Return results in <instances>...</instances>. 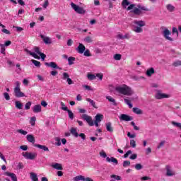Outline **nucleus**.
<instances>
[{"mask_svg":"<svg viewBox=\"0 0 181 181\" xmlns=\"http://www.w3.org/2000/svg\"><path fill=\"white\" fill-rule=\"evenodd\" d=\"M87 77L88 80H90V81L95 80V78H97V76L95 75L91 74H88L87 75Z\"/></svg>","mask_w":181,"mask_h":181,"instance_id":"38","label":"nucleus"},{"mask_svg":"<svg viewBox=\"0 0 181 181\" xmlns=\"http://www.w3.org/2000/svg\"><path fill=\"white\" fill-rule=\"evenodd\" d=\"M146 74L148 77H152V75L155 74V69H153V67L148 69L146 71Z\"/></svg>","mask_w":181,"mask_h":181,"instance_id":"22","label":"nucleus"},{"mask_svg":"<svg viewBox=\"0 0 181 181\" xmlns=\"http://www.w3.org/2000/svg\"><path fill=\"white\" fill-rule=\"evenodd\" d=\"M76 51L80 54H83V53H84V52H86V46H84V45L80 43L79 45L78 46V47L76 48Z\"/></svg>","mask_w":181,"mask_h":181,"instance_id":"16","label":"nucleus"},{"mask_svg":"<svg viewBox=\"0 0 181 181\" xmlns=\"http://www.w3.org/2000/svg\"><path fill=\"white\" fill-rule=\"evenodd\" d=\"M3 95H4L6 101H9V100H11V96H9V93L5 92L3 93Z\"/></svg>","mask_w":181,"mask_h":181,"instance_id":"41","label":"nucleus"},{"mask_svg":"<svg viewBox=\"0 0 181 181\" xmlns=\"http://www.w3.org/2000/svg\"><path fill=\"white\" fill-rule=\"evenodd\" d=\"M122 6H123L124 8H127V6H128L127 8V11H131L132 13H134V15H137L138 16L144 13L142 11H144L145 12H149V8H148L146 6L138 4L137 7H135L136 5L131 4L128 0H123L122 1Z\"/></svg>","mask_w":181,"mask_h":181,"instance_id":"1","label":"nucleus"},{"mask_svg":"<svg viewBox=\"0 0 181 181\" xmlns=\"http://www.w3.org/2000/svg\"><path fill=\"white\" fill-rule=\"evenodd\" d=\"M86 101H88V103H90V104L92 105V107H93V108H98V107L95 105V102H94L92 99H90V98H86Z\"/></svg>","mask_w":181,"mask_h":181,"instance_id":"35","label":"nucleus"},{"mask_svg":"<svg viewBox=\"0 0 181 181\" xmlns=\"http://www.w3.org/2000/svg\"><path fill=\"white\" fill-rule=\"evenodd\" d=\"M55 141H56L55 145H57V146H60V145H62V142H60V138L56 137Z\"/></svg>","mask_w":181,"mask_h":181,"instance_id":"53","label":"nucleus"},{"mask_svg":"<svg viewBox=\"0 0 181 181\" xmlns=\"http://www.w3.org/2000/svg\"><path fill=\"white\" fill-rule=\"evenodd\" d=\"M110 177L112 179H115L116 180H121V176H119L117 175H110Z\"/></svg>","mask_w":181,"mask_h":181,"instance_id":"49","label":"nucleus"},{"mask_svg":"<svg viewBox=\"0 0 181 181\" xmlns=\"http://www.w3.org/2000/svg\"><path fill=\"white\" fill-rule=\"evenodd\" d=\"M176 33L177 37L179 36V31L177 30V28L176 27L173 28V35H175Z\"/></svg>","mask_w":181,"mask_h":181,"instance_id":"54","label":"nucleus"},{"mask_svg":"<svg viewBox=\"0 0 181 181\" xmlns=\"http://www.w3.org/2000/svg\"><path fill=\"white\" fill-rule=\"evenodd\" d=\"M78 136H80V138H81L83 141H86V134H84L83 133H81L80 134H78Z\"/></svg>","mask_w":181,"mask_h":181,"instance_id":"63","label":"nucleus"},{"mask_svg":"<svg viewBox=\"0 0 181 181\" xmlns=\"http://www.w3.org/2000/svg\"><path fill=\"white\" fill-rule=\"evenodd\" d=\"M173 66L174 67H178V66H181V61L180 60H177L173 63Z\"/></svg>","mask_w":181,"mask_h":181,"instance_id":"43","label":"nucleus"},{"mask_svg":"<svg viewBox=\"0 0 181 181\" xmlns=\"http://www.w3.org/2000/svg\"><path fill=\"white\" fill-rule=\"evenodd\" d=\"M39 56H40V57H41V60H42V61H44L45 59H46V54H45L44 53H40V54H39Z\"/></svg>","mask_w":181,"mask_h":181,"instance_id":"62","label":"nucleus"},{"mask_svg":"<svg viewBox=\"0 0 181 181\" xmlns=\"http://www.w3.org/2000/svg\"><path fill=\"white\" fill-rule=\"evenodd\" d=\"M26 138H27V141H28L33 145H35V136H33V135L28 134L26 136Z\"/></svg>","mask_w":181,"mask_h":181,"instance_id":"20","label":"nucleus"},{"mask_svg":"<svg viewBox=\"0 0 181 181\" xmlns=\"http://www.w3.org/2000/svg\"><path fill=\"white\" fill-rule=\"evenodd\" d=\"M106 99L108 100L110 103H112L113 105H117V102H115V99H114L112 97L107 96Z\"/></svg>","mask_w":181,"mask_h":181,"instance_id":"33","label":"nucleus"},{"mask_svg":"<svg viewBox=\"0 0 181 181\" xmlns=\"http://www.w3.org/2000/svg\"><path fill=\"white\" fill-rule=\"evenodd\" d=\"M133 112H134V114H137V115H141L143 114L142 110L139 107H134Z\"/></svg>","mask_w":181,"mask_h":181,"instance_id":"31","label":"nucleus"},{"mask_svg":"<svg viewBox=\"0 0 181 181\" xmlns=\"http://www.w3.org/2000/svg\"><path fill=\"white\" fill-rule=\"evenodd\" d=\"M15 105L16 108H17L18 110H22V108H23V104L18 100L15 102Z\"/></svg>","mask_w":181,"mask_h":181,"instance_id":"30","label":"nucleus"},{"mask_svg":"<svg viewBox=\"0 0 181 181\" xmlns=\"http://www.w3.org/2000/svg\"><path fill=\"white\" fill-rule=\"evenodd\" d=\"M165 144H166V141L163 140L162 141L158 146H157L158 149H160V148H162V146H163L165 145Z\"/></svg>","mask_w":181,"mask_h":181,"instance_id":"55","label":"nucleus"},{"mask_svg":"<svg viewBox=\"0 0 181 181\" xmlns=\"http://www.w3.org/2000/svg\"><path fill=\"white\" fill-rule=\"evenodd\" d=\"M35 148H39V149H42L44 152H49V148L45 145L40 144H34Z\"/></svg>","mask_w":181,"mask_h":181,"instance_id":"19","label":"nucleus"},{"mask_svg":"<svg viewBox=\"0 0 181 181\" xmlns=\"http://www.w3.org/2000/svg\"><path fill=\"white\" fill-rule=\"evenodd\" d=\"M25 52H26V53L30 54V56H33V57H34V59H37L38 60L40 59V57L39 56H37V54H36L35 52H30V50L25 49Z\"/></svg>","mask_w":181,"mask_h":181,"instance_id":"26","label":"nucleus"},{"mask_svg":"<svg viewBox=\"0 0 181 181\" xmlns=\"http://www.w3.org/2000/svg\"><path fill=\"white\" fill-rule=\"evenodd\" d=\"M120 121H132V117L128 115L122 114L119 117Z\"/></svg>","mask_w":181,"mask_h":181,"instance_id":"15","label":"nucleus"},{"mask_svg":"<svg viewBox=\"0 0 181 181\" xmlns=\"http://www.w3.org/2000/svg\"><path fill=\"white\" fill-rule=\"evenodd\" d=\"M23 156L25 158V159H30V160H33L37 156V154L36 153H29L25 152L23 153Z\"/></svg>","mask_w":181,"mask_h":181,"instance_id":"9","label":"nucleus"},{"mask_svg":"<svg viewBox=\"0 0 181 181\" xmlns=\"http://www.w3.org/2000/svg\"><path fill=\"white\" fill-rule=\"evenodd\" d=\"M106 160L107 162H109V163H115V165H118V160H117V158H114V157H107L106 158Z\"/></svg>","mask_w":181,"mask_h":181,"instance_id":"25","label":"nucleus"},{"mask_svg":"<svg viewBox=\"0 0 181 181\" xmlns=\"http://www.w3.org/2000/svg\"><path fill=\"white\" fill-rule=\"evenodd\" d=\"M52 167L57 170H63V166L59 163H55L54 164H52Z\"/></svg>","mask_w":181,"mask_h":181,"instance_id":"21","label":"nucleus"},{"mask_svg":"<svg viewBox=\"0 0 181 181\" xmlns=\"http://www.w3.org/2000/svg\"><path fill=\"white\" fill-rule=\"evenodd\" d=\"M124 101L125 104H127V105H129V108H132V103H131V100L124 98Z\"/></svg>","mask_w":181,"mask_h":181,"instance_id":"42","label":"nucleus"},{"mask_svg":"<svg viewBox=\"0 0 181 181\" xmlns=\"http://www.w3.org/2000/svg\"><path fill=\"white\" fill-rule=\"evenodd\" d=\"M70 133L73 136H75V138H78V133L77 132V128L72 127L70 129Z\"/></svg>","mask_w":181,"mask_h":181,"instance_id":"23","label":"nucleus"},{"mask_svg":"<svg viewBox=\"0 0 181 181\" xmlns=\"http://www.w3.org/2000/svg\"><path fill=\"white\" fill-rule=\"evenodd\" d=\"M130 146L132 148H136V141L134 139L130 140Z\"/></svg>","mask_w":181,"mask_h":181,"instance_id":"44","label":"nucleus"},{"mask_svg":"<svg viewBox=\"0 0 181 181\" xmlns=\"http://www.w3.org/2000/svg\"><path fill=\"white\" fill-rule=\"evenodd\" d=\"M73 180L74 181H80V180H82V181H94V180H93V179H91V177H85L83 175L76 176L73 178Z\"/></svg>","mask_w":181,"mask_h":181,"instance_id":"11","label":"nucleus"},{"mask_svg":"<svg viewBox=\"0 0 181 181\" xmlns=\"http://www.w3.org/2000/svg\"><path fill=\"white\" fill-rule=\"evenodd\" d=\"M4 175L11 177L13 181H18V177H16V175L13 173H9V171H7L4 173Z\"/></svg>","mask_w":181,"mask_h":181,"instance_id":"13","label":"nucleus"},{"mask_svg":"<svg viewBox=\"0 0 181 181\" xmlns=\"http://www.w3.org/2000/svg\"><path fill=\"white\" fill-rule=\"evenodd\" d=\"M31 62L35 67H40V62L36 61L35 59H32Z\"/></svg>","mask_w":181,"mask_h":181,"instance_id":"40","label":"nucleus"},{"mask_svg":"<svg viewBox=\"0 0 181 181\" xmlns=\"http://www.w3.org/2000/svg\"><path fill=\"white\" fill-rule=\"evenodd\" d=\"M34 51L35 52V53H37V54H40L41 53L40 49L38 47H35Z\"/></svg>","mask_w":181,"mask_h":181,"instance_id":"61","label":"nucleus"},{"mask_svg":"<svg viewBox=\"0 0 181 181\" xmlns=\"http://www.w3.org/2000/svg\"><path fill=\"white\" fill-rule=\"evenodd\" d=\"M103 118H104V115H103L101 114H98L95 117V121H96L98 122H101V121H103Z\"/></svg>","mask_w":181,"mask_h":181,"instance_id":"29","label":"nucleus"},{"mask_svg":"<svg viewBox=\"0 0 181 181\" xmlns=\"http://www.w3.org/2000/svg\"><path fill=\"white\" fill-rule=\"evenodd\" d=\"M71 6L74 9V11H75V12H76V13H79L80 15H84V13H86V10H84V8H83V7H80V6L76 5V4H74V3H71Z\"/></svg>","mask_w":181,"mask_h":181,"instance_id":"7","label":"nucleus"},{"mask_svg":"<svg viewBox=\"0 0 181 181\" xmlns=\"http://www.w3.org/2000/svg\"><path fill=\"white\" fill-rule=\"evenodd\" d=\"M17 132H18V134H21V135H28V132L23 129H18Z\"/></svg>","mask_w":181,"mask_h":181,"instance_id":"51","label":"nucleus"},{"mask_svg":"<svg viewBox=\"0 0 181 181\" xmlns=\"http://www.w3.org/2000/svg\"><path fill=\"white\" fill-rule=\"evenodd\" d=\"M134 168H135V170H141V169L144 168V166L141 165V163H136V164L134 165Z\"/></svg>","mask_w":181,"mask_h":181,"instance_id":"39","label":"nucleus"},{"mask_svg":"<svg viewBox=\"0 0 181 181\" xmlns=\"http://www.w3.org/2000/svg\"><path fill=\"white\" fill-rule=\"evenodd\" d=\"M42 6L45 9H46V8H47L49 6V0H45Z\"/></svg>","mask_w":181,"mask_h":181,"instance_id":"60","label":"nucleus"},{"mask_svg":"<svg viewBox=\"0 0 181 181\" xmlns=\"http://www.w3.org/2000/svg\"><path fill=\"white\" fill-rule=\"evenodd\" d=\"M165 176L167 177H172L176 176V171L173 170L172 166L167 165H165Z\"/></svg>","mask_w":181,"mask_h":181,"instance_id":"6","label":"nucleus"},{"mask_svg":"<svg viewBox=\"0 0 181 181\" xmlns=\"http://www.w3.org/2000/svg\"><path fill=\"white\" fill-rule=\"evenodd\" d=\"M81 118L82 119H83L84 121H86L87 124L90 126V127H94V124L95 127H98V122L95 120V122L93 121V117H91L90 116H88L87 114H83L81 115Z\"/></svg>","mask_w":181,"mask_h":181,"instance_id":"4","label":"nucleus"},{"mask_svg":"<svg viewBox=\"0 0 181 181\" xmlns=\"http://www.w3.org/2000/svg\"><path fill=\"white\" fill-rule=\"evenodd\" d=\"M40 37L41 39H42L44 43H45V45H52V40H50V37H46L43 35H40Z\"/></svg>","mask_w":181,"mask_h":181,"instance_id":"18","label":"nucleus"},{"mask_svg":"<svg viewBox=\"0 0 181 181\" xmlns=\"http://www.w3.org/2000/svg\"><path fill=\"white\" fill-rule=\"evenodd\" d=\"M134 25H136L137 26L134 27V32L136 33H141L143 32L142 28L145 26L146 24L145 23V21H133Z\"/></svg>","mask_w":181,"mask_h":181,"instance_id":"3","label":"nucleus"},{"mask_svg":"<svg viewBox=\"0 0 181 181\" xmlns=\"http://www.w3.org/2000/svg\"><path fill=\"white\" fill-rule=\"evenodd\" d=\"M105 127L108 132H114V129L112 128V124L111 122L105 123Z\"/></svg>","mask_w":181,"mask_h":181,"instance_id":"24","label":"nucleus"},{"mask_svg":"<svg viewBox=\"0 0 181 181\" xmlns=\"http://www.w3.org/2000/svg\"><path fill=\"white\" fill-rule=\"evenodd\" d=\"M170 35H172V32H170V30H169V29L165 28L163 30V37H165V39H166V40H169L170 42H173V38L170 37Z\"/></svg>","mask_w":181,"mask_h":181,"instance_id":"8","label":"nucleus"},{"mask_svg":"<svg viewBox=\"0 0 181 181\" xmlns=\"http://www.w3.org/2000/svg\"><path fill=\"white\" fill-rule=\"evenodd\" d=\"M33 112H42V106L40 105H35L33 107Z\"/></svg>","mask_w":181,"mask_h":181,"instance_id":"27","label":"nucleus"},{"mask_svg":"<svg viewBox=\"0 0 181 181\" xmlns=\"http://www.w3.org/2000/svg\"><path fill=\"white\" fill-rule=\"evenodd\" d=\"M136 158H138V155L134 153L132 154L130 157L129 159H132V160H135V159H136Z\"/></svg>","mask_w":181,"mask_h":181,"instance_id":"58","label":"nucleus"},{"mask_svg":"<svg viewBox=\"0 0 181 181\" xmlns=\"http://www.w3.org/2000/svg\"><path fill=\"white\" fill-rule=\"evenodd\" d=\"M32 105V102H28L25 105V110H30V106Z\"/></svg>","mask_w":181,"mask_h":181,"instance_id":"52","label":"nucleus"},{"mask_svg":"<svg viewBox=\"0 0 181 181\" xmlns=\"http://www.w3.org/2000/svg\"><path fill=\"white\" fill-rule=\"evenodd\" d=\"M76 61V58L75 57H69V58H68V64L69 65V66H71V65H73V64H74V62Z\"/></svg>","mask_w":181,"mask_h":181,"instance_id":"32","label":"nucleus"},{"mask_svg":"<svg viewBox=\"0 0 181 181\" xmlns=\"http://www.w3.org/2000/svg\"><path fill=\"white\" fill-rule=\"evenodd\" d=\"M62 80H66V83H68L69 86H71V84H74V82L71 78H70V75L67 74V72H64L62 74Z\"/></svg>","mask_w":181,"mask_h":181,"instance_id":"10","label":"nucleus"},{"mask_svg":"<svg viewBox=\"0 0 181 181\" xmlns=\"http://www.w3.org/2000/svg\"><path fill=\"white\" fill-rule=\"evenodd\" d=\"M1 47V53L2 54H5V45L4 44H0Z\"/></svg>","mask_w":181,"mask_h":181,"instance_id":"48","label":"nucleus"},{"mask_svg":"<svg viewBox=\"0 0 181 181\" xmlns=\"http://www.w3.org/2000/svg\"><path fill=\"white\" fill-rule=\"evenodd\" d=\"M100 156H101L102 158H107V153H105V151H102L99 153Z\"/></svg>","mask_w":181,"mask_h":181,"instance_id":"57","label":"nucleus"},{"mask_svg":"<svg viewBox=\"0 0 181 181\" xmlns=\"http://www.w3.org/2000/svg\"><path fill=\"white\" fill-rule=\"evenodd\" d=\"M131 153H132V151L131 150L127 151V152L124 155V158H128V156H129Z\"/></svg>","mask_w":181,"mask_h":181,"instance_id":"59","label":"nucleus"},{"mask_svg":"<svg viewBox=\"0 0 181 181\" xmlns=\"http://www.w3.org/2000/svg\"><path fill=\"white\" fill-rule=\"evenodd\" d=\"M83 42H85L86 43H92L93 42V37H90V36H86L84 39H83Z\"/></svg>","mask_w":181,"mask_h":181,"instance_id":"36","label":"nucleus"},{"mask_svg":"<svg viewBox=\"0 0 181 181\" xmlns=\"http://www.w3.org/2000/svg\"><path fill=\"white\" fill-rule=\"evenodd\" d=\"M131 125L134 127V129L135 131H139V127H138L136 124L134 122H131Z\"/></svg>","mask_w":181,"mask_h":181,"instance_id":"56","label":"nucleus"},{"mask_svg":"<svg viewBox=\"0 0 181 181\" xmlns=\"http://www.w3.org/2000/svg\"><path fill=\"white\" fill-rule=\"evenodd\" d=\"M166 8L167 10L169 11V12H173L175 11V6L172 5V4H168L166 6Z\"/></svg>","mask_w":181,"mask_h":181,"instance_id":"34","label":"nucleus"},{"mask_svg":"<svg viewBox=\"0 0 181 181\" xmlns=\"http://www.w3.org/2000/svg\"><path fill=\"white\" fill-rule=\"evenodd\" d=\"M121 57H122V55H121V54H115L114 55L115 60H121Z\"/></svg>","mask_w":181,"mask_h":181,"instance_id":"47","label":"nucleus"},{"mask_svg":"<svg viewBox=\"0 0 181 181\" xmlns=\"http://www.w3.org/2000/svg\"><path fill=\"white\" fill-rule=\"evenodd\" d=\"M18 169H23V163H18L17 165Z\"/></svg>","mask_w":181,"mask_h":181,"instance_id":"64","label":"nucleus"},{"mask_svg":"<svg viewBox=\"0 0 181 181\" xmlns=\"http://www.w3.org/2000/svg\"><path fill=\"white\" fill-rule=\"evenodd\" d=\"M30 122L32 127L35 126V124L36 122V117H32L30 118Z\"/></svg>","mask_w":181,"mask_h":181,"instance_id":"45","label":"nucleus"},{"mask_svg":"<svg viewBox=\"0 0 181 181\" xmlns=\"http://www.w3.org/2000/svg\"><path fill=\"white\" fill-rule=\"evenodd\" d=\"M83 55L86 56V57H90L91 56V53H90L89 49H86L85 52H83Z\"/></svg>","mask_w":181,"mask_h":181,"instance_id":"50","label":"nucleus"},{"mask_svg":"<svg viewBox=\"0 0 181 181\" xmlns=\"http://www.w3.org/2000/svg\"><path fill=\"white\" fill-rule=\"evenodd\" d=\"M15 97L21 98V97H25V93L21 91V83L19 81L16 82V87L14 88Z\"/></svg>","mask_w":181,"mask_h":181,"instance_id":"5","label":"nucleus"},{"mask_svg":"<svg viewBox=\"0 0 181 181\" xmlns=\"http://www.w3.org/2000/svg\"><path fill=\"white\" fill-rule=\"evenodd\" d=\"M131 165V161L129 160H124L123 162V168H127V166H130Z\"/></svg>","mask_w":181,"mask_h":181,"instance_id":"46","label":"nucleus"},{"mask_svg":"<svg viewBox=\"0 0 181 181\" xmlns=\"http://www.w3.org/2000/svg\"><path fill=\"white\" fill-rule=\"evenodd\" d=\"M63 111H67L70 119H74V113L67 107H61Z\"/></svg>","mask_w":181,"mask_h":181,"instance_id":"17","label":"nucleus"},{"mask_svg":"<svg viewBox=\"0 0 181 181\" xmlns=\"http://www.w3.org/2000/svg\"><path fill=\"white\" fill-rule=\"evenodd\" d=\"M115 90L119 93V94H123V95L131 96L134 94V90L128 86L124 84L122 86H117Z\"/></svg>","mask_w":181,"mask_h":181,"instance_id":"2","label":"nucleus"},{"mask_svg":"<svg viewBox=\"0 0 181 181\" xmlns=\"http://www.w3.org/2000/svg\"><path fill=\"white\" fill-rule=\"evenodd\" d=\"M171 124L172 125H173V127H175L176 128H179V129H181V123L173 121L171 122Z\"/></svg>","mask_w":181,"mask_h":181,"instance_id":"37","label":"nucleus"},{"mask_svg":"<svg viewBox=\"0 0 181 181\" xmlns=\"http://www.w3.org/2000/svg\"><path fill=\"white\" fill-rule=\"evenodd\" d=\"M45 64L47 66V67H51L52 69H57L58 70H62V69L60 67H59V66H57V64H56V62H45Z\"/></svg>","mask_w":181,"mask_h":181,"instance_id":"12","label":"nucleus"},{"mask_svg":"<svg viewBox=\"0 0 181 181\" xmlns=\"http://www.w3.org/2000/svg\"><path fill=\"white\" fill-rule=\"evenodd\" d=\"M30 177L33 181H39V178L37 177V175L35 173H31L30 174Z\"/></svg>","mask_w":181,"mask_h":181,"instance_id":"28","label":"nucleus"},{"mask_svg":"<svg viewBox=\"0 0 181 181\" xmlns=\"http://www.w3.org/2000/svg\"><path fill=\"white\" fill-rule=\"evenodd\" d=\"M155 97L157 100H162V98H169V95L158 92Z\"/></svg>","mask_w":181,"mask_h":181,"instance_id":"14","label":"nucleus"}]
</instances>
